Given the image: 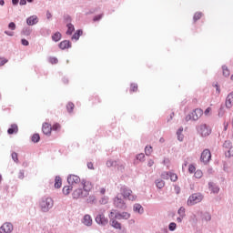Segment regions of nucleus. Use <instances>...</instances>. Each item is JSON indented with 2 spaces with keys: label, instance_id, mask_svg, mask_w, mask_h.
Here are the masks:
<instances>
[{
  "label": "nucleus",
  "instance_id": "obj_36",
  "mask_svg": "<svg viewBox=\"0 0 233 233\" xmlns=\"http://www.w3.org/2000/svg\"><path fill=\"white\" fill-rule=\"evenodd\" d=\"M176 228H177V225L175 222H171L168 226V229L171 232H174V230H176Z\"/></svg>",
  "mask_w": 233,
  "mask_h": 233
},
{
  "label": "nucleus",
  "instance_id": "obj_5",
  "mask_svg": "<svg viewBox=\"0 0 233 233\" xmlns=\"http://www.w3.org/2000/svg\"><path fill=\"white\" fill-rule=\"evenodd\" d=\"M120 192L125 199H129V201H136L137 198L132 194V191L127 187H122Z\"/></svg>",
  "mask_w": 233,
  "mask_h": 233
},
{
  "label": "nucleus",
  "instance_id": "obj_59",
  "mask_svg": "<svg viewBox=\"0 0 233 233\" xmlns=\"http://www.w3.org/2000/svg\"><path fill=\"white\" fill-rule=\"evenodd\" d=\"M46 17H47V19H52V13L47 11L46 12Z\"/></svg>",
  "mask_w": 233,
  "mask_h": 233
},
{
  "label": "nucleus",
  "instance_id": "obj_48",
  "mask_svg": "<svg viewBox=\"0 0 233 233\" xmlns=\"http://www.w3.org/2000/svg\"><path fill=\"white\" fill-rule=\"evenodd\" d=\"M8 63V60L6 58L0 57V66H3V65H6Z\"/></svg>",
  "mask_w": 233,
  "mask_h": 233
},
{
  "label": "nucleus",
  "instance_id": "obj_30",
  "mask_svg": "<svg viewBox=\"0 0 233 233\" xmlns=\"http://www.w3.org/2000/svg\"><path fill=\"white\" fill-rule=\"evenodd\" d=\"M222 70L223 76H225V77H228L230 76V71L228 70V67H227V66H223Z\"/></svg>",
  "mask_w": 233,
  "mask_h": 233
},
{
  "label": "nucleus",
  "instance_id": "obj_25",
  "mask_svg": "<svg viewBox=\"0 0 233 233\" xmlns=\"http://www.w3.org/2000/svg\"><path fill=\"white\" fill-rule=\"evenodd\" d=\"M72 188L73 187L70 185V186H65L63 187V194H65V196H68V194H70V192H72Z\"/></svg>",
  "mask_w": 233,
  "mask_h": 233
},
{
  "label": "nucleus",
  "instance_id": "obj_6",
  "mask_svg": "<svg viewBox=\"0 0 233 233\" xmlns=\"http://www.w3.org/2000/svg\"><path fill=\"white\" fill-rule=\"evenodd\" d=\"M116 211L112 210L109 214V218H110V225L111 227H113L114 228H118V230H121V223H119L117 220H116L114 218H116L115 216Z\"/></svg>",
  "mask_w": 233,
  "mask_h": 233
},
{
  "label": "nucleus",
  "instance_id": "obj_19",
  "mask_svg": "<svg viewBox=\"0 0 233 233\" xmlns=\"http://www.w3.org/2000/svg\"><path fill=\"white\" fill-rule=\"evenodd\" d=\"M83 223L86 227H91V225H92V217H90V215H85L84 219H83Z\"/></svg>",
  "mask_w": 233,
  "mask_h": 233
},
{
  "label": "nucleus",
  "instance_id": "obj_54",
  "mask_svg": "<svg viewBox=\"0 0 233 233\" xmlns=\"http://www.w3.org/2000/svg\"><path fill=\"white\" fill-rule=\"evenodd\" d=\"M178 141H183V134L177 132Z\"/></svg>",
  "mask_w": 233,
  "mask_h": 233
},
{
  "label": "nucleus",
  "instance_id": "obj_16",
  "mask_svg": "<svg viewBox=\"0 0 233 233\" xmlns=\"http://www.w3.org/2000/svg\"><path fill=\"white\" fill-rule=\"evenodd\" d=\"M72 197L74 199H79V198H86V196H85V193H83V189L81 188L76 189L73 192Z\"/></svg>",
  "mask_w": 233,
  "mask_h": 233
},
{
  "label": "nucleus",
  "instance_id": "obj_41",
  "mask_svg": "<svg viewBox=\"0 0 233 233\" xmlns=\"http://www.w3.org/2000/svg\"><path fill=\"white\" fill-rule=\"evenodd\" d=\"M103 14L97 15L96 16H94L93 21L96 23V21H101V19H103Z\"/></svg>",
  "mask_w": 233,
  "mask_h": 233
},
{
  "label": "nucleus",
  "instance_id": "obj_17",
  "mask_svg": "<svg viewBox=\"0 0 233 233\" xmlns=\"http://www.w3.org/2000/svg\"><path fill=\"white\" fill-rule=\"evenodd\" d=\"M114 204L117 207V208H125V202L123 199L119 198V197L115 198Z\"/></svg>",
  "mask_w": 233,
  "mask_h": 233
},
{
  "label": "nucleus",
  "instance_id": "obj_4",
  "mask_svg": "<svg viewBox=\"0 0 233 233\" xmlns=\"http://www.w3.org/2000/svg\"><path fill=\"white\" fill-rule=\"evenodd\" d=\"M226 157H233V146L230 140H226L223 144Z\"/></svg>",
  "mask_w": 233,
  "mask_h": 233
},
{
  "label": "nucleus",
  "instance_id": "obj_62",
  "mask_svg": "<svg viewBox=\"0 0 233 233\" xmlns=\"http://www.w3.org/2000/svg\"><path fill=\"white\" fill-rule=\"evenodd\" d=\"M228 123H224V130H228Z\"/></svg>",
  "mask_w": 233,
  "mask_h": 233
},
{
  "label": "nucleus",
  "instance_id": "obj_61",
  "mask_svg": "<svg viewBox=\"0 0 233 233\" xmlns=\"http://www.w3.org/2000/svg\"><path fill=\"white\" fill-rule=\"evenodd\" d=\"M102 203L105 205L106 203H108V198H103L102 199Z\"/></svg>",
  "mask_w": 233,
  "mask_h": 233
},
{
  "label": "nucleus",
  "instance_id": "obj_7",
  "mask_svg": "<svg viewBox=\"0 0 233 233\" xmlns=\"http://www.w3.org/2000/svg\"><path fill=\"white\" fill-rule=\"evenodd\" d=\"M198 133L202 136V137H207V136H210L212 130L208 126L204 124L198 127Z\"/></svg>",
  "mask_w": 233,
  "mask_h": 233
},
{
  "label": "nucleus",
  "instance_id": "obj_44",
  "mask_svg": "<svg viewBox=\"0 0 233 233\" xmlns=\"http://www.w3.org/2000/svg\"><path fill=\"white\" fill-rule=\"evenodd\" d=\"M130 92H137V84H131Z\"/></svg>",
  "mask_w": 233,
  "mask_h": 233
},
{
  "label": "nucleus",
  "instance_id": "obj_35",
  "mask_svg": "<svg viewBox=\"0 0 233 233\" xmlns=\"http://www.w3.org/2000/svg\"><path fill=\"white\" fill-rule=\"evenodd\" d=\"M153 152L152 147L151 146H147L145 148V153L146 156H150Z\"/></svg>",
  "mask_w": 233,
  "mask_h": 233
},
{
  "label": "nucleus",
  "instance_id": "obj_45",
  "mask_svg": "<svg viewBox=\"0 0 233 233\" xmlns=\"http://www.w3.org/2000/svg\"><path fill=\"white\" fill-rule=\"evenodd\" d=\"M188 172H189V174H194V172H196V167H194V165H189Z\"/></svg>",
  "mask_w": 233,
  "mask_h": 233
},
{
  "label": "nucleus",
  "instance_id": "obj_51",
  "mask_svg": "<svg viewBox=\"0 0 233 233\" xmlns=\"http://www.w3.org/2000/svg\"><path fill=\"white\" fill-rule=\"evenodd\" d=\"M137 159H138V161H143V159H145V154H143V153L138 154L137 156Z\"/></svg>",
  "mask_w": 233,
  "mask_h": 233
},
{
  "label": "nucleus",
  "instance_id": "obj_42",
  "mask_svg": "<svg viewBox=\"0 0 233 233\" xmlns=\"http://www.w3.org/2000/svg\"><path fill=\"white\" fill-rule=\"evenodd\" d=\"M49 63H51V65H57V63H59V60H57V58L56 57H50Z\"/></svg>",
  "mask_w": 233,
  "mask_h": 233
},
{
  "label": "nucleus",
  "instance_id": "obj_63",
  "mask_svg": "<svg viewBox=\"0 0 233 233\" xmlns=\"http://www.w3.org/2000/svg\"><path fill=\"white\" fill-rule=\"evenodd\" d=\"M177 221L178 223H181V221H183V217L177 218Z\"/></svg>",
  "mask_w": 233,
  "mask_h": 233
},
{
  "label": "nucleus",
  "instance_id": "obj_18",
  "mask_svg": "<svg viewBox=\"0 0 233 233\" xmlns=\"http://www.w3.org/2000/svg\"><path fill=\"white\" fill-rule=\"evenodd\" d=\"M129 218H130V215L127 212L116 213L115 215V219H129Z\"/></svg>",
  "mask_w": 233,
  "mask_h": 233
},
{
  "label": "nucleus",
  "instance_id": "obj_10",
  "mask_svg": "<svg viewBox=\"0 0 233 233\" xmlns=\"http://www.w3.org/2000/svg\"><path fill=\"white\" fill-rule=\"evenodd\" d=\"M81 185L85 191L84 196H86V197L88 196V192H90V190H92V188H93L92 182L86 181V180H82Z\"/></svg>",
  "mask_w": 233,
  "mask_h": 233
},
{
  "label": "nucleus",
  "instance_id": "obj_38",
  "mask_svg": "<svg viewBox=\"0 0 233 233\" xmlns=\"http://www.w3.org/2000/svg\"><path fill=\"white\" fill-rule=\"evenodd\" d=\"M52 130H55L56 132H57V130H61V124H55L53 125V127H51Z\"/></svg>",
  "mask_w": 233,
  "mask_h": 233
},
{
  "label": "nucleus",
  "instance_id": "obj_21",
  "mask_svg": "<svg viewBox=\"0 0 233 233\" xmlns=\"http://www.w3.org/2000/svg\"><path fill=\"white\" fill-rule=\"evenodd\" d=\"M106 167H116L117 168H120V170H123V168H125V166L121 165L119 167V165H117V162L112 160H108L106 162Z\"/></svg>",
  "mask_w": 233,
  "mask_h": 233
},
{
  "label": "nucleus",
  "instance_id": "obj_46",
  "mask_svg": "<svg viewBox=\"0 0 233 233\" xmlns=\"http://www.w3.org/2000/svg\"><path fill=\"white\" fill-rule=\"evenodd\" d=\"M210 114H212V107H208V108L204 111V116H210Z\"/></svg>",
  "mask_w": 233,
  "mask_h": 233
},
{
  "label": "nucleus",
  "instance_id": "obj_24",
  "mask_svg": "<svg viewBox=\"0 0 233 233\" xmlns=\"http://www.w3.org/2000/svg\"><path fill=\"white\" fill-rule=\"evenodd\" d=\"M209 189L211 192H213V194H218V192H219V187L214 183H209Z\"/></svg>",
  "mask_w": 233,
  "mask_h": 233
},
{
  "label": "nucleus",
  "instance_id": "obj_31",
  "mask_svg": "<svg viewBox=\"0 0 233 233\" xmlns=\"http://www.w3.org/2000/svg\"><path fill=\"white\" fill-rule=\"evenodd\" d=\"M156 186L157 187V188H163L165 187V181L157 179L156 181Z\"/></svg>",
  "mask_w": 233,
  "mask_h": 233
},
{
  "label": "nucleus",
  "instance_id": "obj_58",
  "mask_svg": "<svg viewBox=\"0 0 233 233\" xmlns=\"http://www.w3.org/2000/svg\"><path fill=\"white\" fill-rule=\"evenodd\" d=\"M147 166L153 167L154 166V160L149 159L148 162H147Z\"/></svg>",
  "mask_w": 233,
  "mask_h": 233
},
{
  "label": "nucleus",
  "instance_id": "obj_55",
  "mask_svg": "<svg viewBox=\"0 0 233 233\" xmlns=\"http://www.w3.org/2000/svg\"><path fill=\"white\" fill-rule=\"evenodd\" d=\"M87 168H89V170H94V164L92 162H88Z\"/></svg>",
  "mask_w": 233,
  "mask_h": 233
},
{
  "label": "nucleus",
  "instance_id": "obj_11",
  "mask_svg": "<svg viewBox=\"0 0 233 233\" xmlns=\"http://www.w3.org/2000/svg\"><path fill=\"white\" fill-rule=\"evenodd\" d=\"M12 230H14V226L12 223H5L3 226L0 228V233H11Z\"/></svg>",
  "mask_w": 233,
  "mask_h": 233
},
{
  "label": "nucleus",
  "instance_id": "obj_27",
  "mask_svg": "<svg viewBox=\"0 0 233 233\" xmlns=\"http://www.w3.org/2000/svg\"><path fill=\"white\" fill-rule=\"evenodd\" d=\"M52 39L53 41H55L56 43H57V41H61V33L56 32L52 35Z\"/></svg>",
  "mask_w": 233,
  "mask_h": 233
},
{
  "label": "nucleus",
  "instance_id": "obj_49",
  "mask_svg": "<svg viewBox=\"0 0 233 233\" xmlns=\"http://www.w3.org/2000/svg\"><path fill=\"white\" fill-rule=\"evenodd\" d=\"M218 116L219 117H223V116H225V108H223V106L219 108Z\"/></svg>",
  "mask_w": 233,
  "mask_h": 233
},
{
  "label": "nucleus",
  "instance_id": "obj_1",
  "mask_svg": "<svg viewBox=\"0 0 233 233\" xmlns=\"http://www.w3.org/2000/svg\"><path fill=\"white\" fill-rule=\"evenodd\" d=\"M42 212H48L54 207V199L52 198H43L39 203Z\"/></svg>",
  "mask_w": 233,
  "mask_h": 233
},
{
  "label": "nucleus",
  "instance_id": "obj_2",
  "mask_svg": "<svg viewBox=\"0 0 233 233\" xmlns=\"http://www.w3.org/2000/svg\"><path fill=\"white\" fill-rule=\"evenodd\" d=\"M203 116V109L196 108L193 112L186 116V121H198Z\"/></svg>",
  "mask_w": 233,
  "mask_h": 233
},
{
  "label": "nucleus",
  "instance_id": "obj_20",
  "mask_svg": "<svg viewBox=\"0 0 233 233\" xmlns=\"http://www.w3.org/2000/svg\"><path fill=\"white\" fill-rule=\"evenodd\" d=\"M59 48L61 50H66V48H70V41L68 40H64L59 44Z\"/></svg>",
  "mask_w": 233,
  "mask_h": 233
},
{
  "label": "nucleus",
  "instance_id": "obj_37",
  "mask_svg": "<svg viewBox=\"0 0 233 233\" xmlns=\"http://www.w3.org/2000/svg\"><path fill=\"white\" fill-rule=\"evenodd\" d=\"M170 173L171 172H163L162 174H161V177H162V179H170Z\"/></svg>",
  "mask_w": 233,
  "mask_h": 233
},
{
  "label": "nucleus",
  "instance_id": "obj_60",
  "mask_svg": "<svg viewBox=\"0 0 233 233\" xmlns=\"http://www.w3.org/2000/svg\"><path fill=\"white\" fill-rule=\"evenodd\" d=\"M20 5L23 6L26 5V0H20Z\"/></svg>",
  "mask_w": 233,
  "mask_h": 233
},
{
  "label": "nucleus",
  "instance_id": "obj_40",
  "mask_svg": "<svg viewBox=\"0 0 233 233\" xmlns=\"http://www.w3.org/2000/svg\"><path fill=\"white\" fill-rule=\"evenodd\" d=\"M169 179H171V181H174V182L177 181V175L174 173H170Z\"/></svg>",
  "mask_w": 233,
  "mask_h": 233
},
{
  "label": "nucleus",
  "instance_id": "obj_53",
  "mask_svg": "<svg viewBox=\"0 0 233 233\" xmlns=\"http://www.w3.org/2000/svg\"><path fill=\"white\" fill-rule=\"evenodd\" d=\"M31 32L32 31L30 29H24L23 30V35H30Z\"/></svg>",
  "mask_w": 233,
  "mask_h": 233
},
{
  "label": "nucleus",
  "instance_id": "obj_56",
  "mask_svg": "<svg viewBox=\"0 0 233 233\" xmlns=\"http://www.w3.org/2000/svg\"><path fill=\"white\" fill-rule=\"evenodd\" d=\"M18 177H19V179H23L25 177V171H20L18 173Z\"/></svg>",
  "mask_w": 233,
  "mask_h": 233
},
{
  "label": "nucleus",
  "instance_id": "obj_43",
  "mask_svg": "<svg viewBox=\"0 0 233 233\" xmlns=\"http://www.w3.org/2000/svg\"><path fill=\"white\" fill-rule=\"evenodd\" d=\"M177 214L181 217V218H184L185 216V208H180L177 211Z\"/></svg>",
  "mask_w": 233,
  "mask_h": 233
},
{
  "label": "nucleus",
  "instance_id": "obj_22",
  "mask_svg": "<svg viewBox=\"0 0 233 233\" xmlns=\"http://www.w3.org/2000/svg\"><path fill=\"white\" fill-rule=\"evenodd\" d=\"M19 128L17 127V125L13 124L11 125V127L7 130V133L12 135V134H17Z\"/></svg>",
  "mask_w": 233,
  "mask_h": 233
},
{
  "label": "nucleus",
  "instance_id": "obj_33",
  "mask_svg": "<svg viewBox=\"0 0 233 233\" xmlns=\"http://www.w3.org/2000/svg\"><path fill=\"white\" fill-rule=\"evenodd\" d=\"M201 17H203V13H201V12H197V13L194 15L193 19H194V21L196 22V21H199V19H200Z\"/></svg>",
  "mask_w": 233,
  "mask_h": 233
},
{
  "label": "nucleus",
  "instance_id": "obj_34",
  "mask_svg": "<svg viewBox=\"0 0 233 233\" xmlns=\"http://www.w3.org/2000/svg\"><path fill=\"white\" fill-rule=\"evenodd\" d=\"M195 177L197 179H201V177H203V171L198 169L197 171H195Z\"/></svg>",
  "mask_w": 233,
  "mask_h": 233
},
{
  "label": "nucleus",
  "instance_id": "obj_26",
  "mask_svg": "<svg viewBox=\"0 0 233 233\" xmlns=\"http://www.w3.org/2000/svg\"><path fill=\"white\" fill-rule=\"evenodd\" d=\"M74 30H76V28L74 27V25H72V24H67L66 35H72V33L74 32Z\"/></svg>",
  "mask_w": 233,
  "mask_h": 233
},
{
  "label": "nucleus",
  "instance_id": "obj_9",
  "mask_svg": "<svg viewBox=\"0 0 233 233\" xmlns=\"http://www.w3.org/2000/svg\"><path fill=\"white\" fill-rule=\"evenodd\" d=\"M67 183L74 187V185H79L81 178L77 175H69L67 177Z\"/></svg>",
  "mask_w": 233,
  "mask_h": 233
},
{
  "label": "nucleus",
  "instance_id": "obj_50",
  "mask_svg": "<svg viewBox=\"0 0 233 233\" xmlns=\"http://www.w3.org/2000/svg\"><path fill=\"white\" fill-rule=\"evenodd\" d=\"M15 23H14V22H11V23H9V25H8V28H9V30H15Z\"/></svg>",
  "mask_w": 233,
  "mask_h": 233
},
{
  "label": "nucleus",
  "instance_id": "obj_8",
  "mask_svg": "<svg viewBox=\"0 0 233 233\" xmlns=\"http://www.w3.org/2000/svg\"><path fill=\"white\" fill-rule=\"evenodd\" d=\"M210 159H212V153H210L209 149H205L201 154L200 160L207 164Z\"/></svg>",
  "mask_w": 233,
  "mask_h": 233
},
{
  "label": "nucleus",
  "instance_id": "obj_14",
  "mask_svg": "<svg viewBox=\"0 0 233 233\" xmlns=\"http://www.w3.org/2000/svg\"><path fill=\"white\" fill-rule=\"evenodd\" d=\"M225 105H226V108H232L233 106V92L229 93L228 95V96L226 97V102H225Z\"/></svg>",
  "mask_w": 233,
  "mask_h": 233
},
{
  "label": "nucleus",
  "instance_id": "obj_57",
  "mask_svg": "<svg viewBox=\"0 0 233 233\" xmlns=\"http://www.w3.org/2000/svg\"><path fill=\"white\" fill-rule=\"evenodd\" d=\"M5 34L6 35H9V37H14V32L5 31Z\"/></svg>",
  "mask_w": 233,
  "mask_h": 233
},
{
  "label": "nucleus",
  "instance_id": "obj_32",
  "mask_svg": "<svg viewBox=\"0 0 233 233\" xmlns=\"http://www.w3.org/2000/svg\"><path fill=\"white\" fill-rule=\"evenodd\" d=\"M41 139V137L39 134H34L32 137L33 143H39V140Z\"/></svg>",
  "mask_w": 233,
  "mask_h": 233
},
{
  "label": "nucleus",
  "instance_id": "obj_47",
  "mask_svg": "<svg viewBox=\"0 0 233 233\" xmlns=\"http://www.w3.org/2000/svg\"><path fill=\"white\" fill-rule=\"evenodd\" d=\"M11 156H12V159H13L15 163H17V161H19V159L17 158V153L13 152Z\"/></svg>",
  "mask_w": 233,
  "mask_h": 233
},
{
  "label": "nucleus",
  "instance_id": "obj_39",
  "mask_svg": "<svg viewBox=\"0 0 233 233\" xmlns=\"http://www.w3.org/2000/svg\"><path fill=\"white\" fill-rule=\"evenodd\" d=\"M74 103H68L66 106V109L68 112H73L74 111Z\"/></svg>",
  "mask_w": 233,
  "mask_h": 233
},
{
  "label": "nucleus",
  "instance_id": "obj_13",
  "mask_svg": "<svg viewBox=\"0 0 233 233\" xmlns=\"http://www.w3.org/2000/svg\"><path fill=\"white\" fill-rule=\"evenodd\" d=\"M42 132L43 134H45L46 136H50V134H52V125H50L47 122H45L42 125Z\"/></svg>",
  "mask_w": 233,
  "mask_h": 233
},
{
  "label": "nucleus",
  "instance_id": "obj_28",
  "mask_svg": "<svg viewBox=\"0 0 233 233\" xmlns=\"http://www.w3.org/2000/svg\"><path fill=\"white\" fill-rule=\"evenodd\" d=\"M134 211L138 212V214H143V207L139 204H135Z\"/></svg>",
  "mask_w": 233,
  "mask_h": 233
},
{
  "label": "nucleus",
  "instance_id": "obj_29",
  "mask_svg": "<svg viewBox=\"0 0 233 233\" xmlns=\"http://www.w3.org/2000/svg\"><path fill=\"white\" fill-rule=\"evenodd\" d=\"M81 35H83V31L78 30L76 31V33L73 35L72 39H75V41H77L79 37H81Z\"/></svg>",
  "mask_w": 233,
  "mask_h": 233
},
{
  "label": "nucleus",
  "instance_id": "obj_52",
  "mask_svg": "<svg viewBox=\"0 0 233 233\" xmlns=\"http://www.w3.org/2000/svg\"><path fill=\"white\" fill-rule=\"evenodd\" d=\"M21 43H22V45H23L24 46H28L30 45V43L28 42V40H26V39H25V38H23V39L21 40Z\"/></svg>",
  "mask_w": 233,
  "mask_h": 233
},
{
  "label": "nucleus",
  "instance_id": "obj_64",
  "mask_svg": "<svg viewBox=\"0 0 233 233\" xmlns=\"http://www.w3.org/2000/svg\"><path fill=\"white\" fill-rule=\"evenodd\" d=\"M13 5H17L19 3V0H12Z\"/></svg>",
  "mask_w": 233,
  "mask_h": 233
},
{
  "label": "nucleus",
  "instance_id": "obj_3",
  "mask_svg": "<svg viewBox=\"0 0 233 233\" xmlns=\"http://www.w3.org/2000/svg\"><path fill=\"white\" fill-rule=\"evenodd\" d=\"M201 201H203V195L195 193L188 198L187 205L192 207V205H197V203H201Z\"/></svg>",
  "mask_w": 233,
  "mask_h": 233
},
{
  "label": "nucleus",
  "instance_id": "obj_12",
  "mask_svg": "<svg viewBox=\"0 0 233 233\" xmlns=\"http://www.w3.org/2000/svg\"><path fill=\"white\" fill-rule=\"evenodd\" d=\"M96 222L98 225H103L105 227V225H108V218H106L104 214H99L96 218Z\"/></svg>",
  "mask_w": 233,
  "mask_h": 233
},
{
  "label": "nucleus",
  "instance_id": "obj_15",
  "mask_svg": "<svg viewBox=\"0 0 233 233\" xmlns=\"http://www.w3.org/2000/svg\"><path fill=\"white\" fill-rule=\"evenodd\" d=\"M39 23V19L37 18V15H31L26 19V24L29 26H34V25H37Z\"/></svg>",
  "mask_w": 233,
  "mask_h": 233
},
{
  "label": "nucleus",
  "instance_id": "obj_23",
  "mask_svg": "<svg viewBox=\"0 0 233 233\" xmlns=\"http://www.w3.org/2000/svg\"><path fill=\"white\" fill-rule=\"evenodd\" d=\"M62 185H63V180H61V177H56L55 188H61Z\"/></svg>",
  "mask_w": 233,
  "mask_h": 233
}]
</instances>
